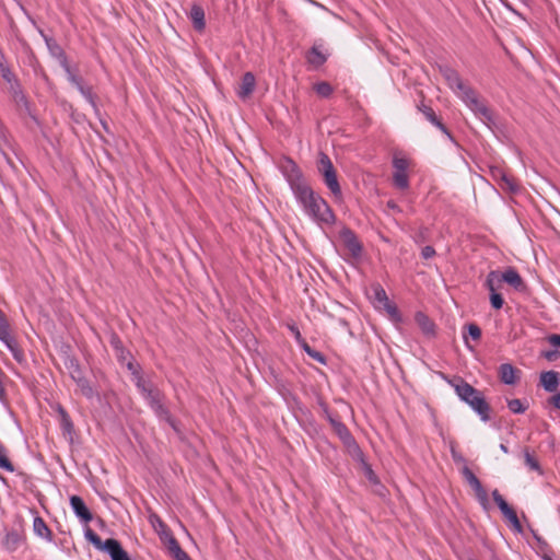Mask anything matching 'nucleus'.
<instances>
[{
	"instance_id": "nucleus-6",
	"label": "nucleus",
	"mask_w": 560,
	"mask_h": 560,
	"mask_svg": "<svg viewBox=\"0 0 560 560\" xmlns=\"http://www.w3.org/2000/svg\"><path fill=\"white\" fill-rule=\"evenodd\" d=\"M317 170L319 174L323 176L324 183L330 190V192L335 197H340L341 187L337 178V172L332 165L330 158L324 152H319L318 154Z\"/></svg>"
},
{
	"instance_id": "nucleus-42",
	"label": "nucleus",
	"mask_w": 560,
	"mask_h": 560,
	"mask_svg": "<svg viewBox=\"0 0 560 560\" xmlns=\"http://www.w3.org/2000/svg\"><path fill=\"white\" fill-rule=\"evenodd\" d=\"M468 335L476 341L480 340L481 338V329L480 327L475 324L470 323L467 325Z\"/></svg>"
},
{
	"instance_id": "nucleus-33",
	"label": "nucleus",
	"mask_w": 560,
	"mask_h": 560,
	"mask_svg": "<svg viewBox=\"0 0 560 560\" xmlns=\"http://www.w3.org/2000/svg\"><path fill=\"white\" fill-rule=\"evenodd\" d=\"M314 91L317 93L318 96L328 98L334 92V88L330 83L326 81H322L318 83H315L313 86Z\"/></svg>"
},
{
	"instance_id": "nucleus-60",
	"label": "nucleus",
	"mask_w": 560,
	"mask_h": 560,
	"mask_svg": "<svg viewBox=\"0 0 560 560\" xmlns=\"http://www.w3.org/2000/svg\"><path fill=\"white\" fill-rule=\"evenodd\" d=\"M183 560H191V559H190V557L188 556V557H186V559H183Z\"/></svg>"
},
{
	"instance_id": "nucleus-13",
	"label": "nucleus",
	"mask_w": 560,
	"mask_h": 560,
	"mask_svg": "<svg viewBox=\"0 0 560 560\" xmlns=\"http://www.w3.org/2000/svg\"><path fill=\"white\" fill-rule=\"evenodd\" d=\"M340 238L345 247L349 250L353 258H358L362 255V244L358 240L355 233L350 229H343L340 232Z\"/></svg>"
},
{
	"instance_id": "nucleus-12",
	"label": "nucleus",
	"mask_w": 560,
	"mask_h": 560,
	"mask_svg": "<svg viewBox=\"0 0 560 560\" xmlns=\"http://www.w3.org/2000/svg\"><path fill=\"white\" fill-rule=\"evenodd\" d=\"M440 72L443 75V78L446 80L448 86L453 90H456L460 95H465L466 90H471L470 86L466 85L463 80L460 79L458 72L447 66L440 67Z\"/></svg>"
},
{
	"instance_id": "nucleus-16",
	"label": "nucleus",
	"mask_w": 560,
	"mask_h": 560,
	"mask_svg": "<svg viewBox=\"0 0 560 560\" xmlns=\"http://www.w3.org/2000/svg\"><path fill=\"white\" fill-rule=\"evenodd\" d=\"M70 505L74 512V514L84 523H89L92 521L93 515L91 511L88 509L86 504L84 503L83 499L79 495H71L70 497Z\"/></svg>"
},
{
	"instance_id": "nucleus-18",
	"label": "nucleus",
	"mask_w": 560,
	"mask_h": 560,
	"mask_svg": "<svg viewBox=\"0 0 560 560\" xmlns=\"http://www.w3.org/2000/svg\"><path fill=\"white\" fill-rule=\"evenodd\" d=\"M501 275L502 281L513 287L516 291L523 292L526 290L524 280L514 268H509Z\"/></svg>"
},
{
	"instance_id": "nucleus-2",
	"label": "nucleus",
	"mask_w": 560,
	"mask_h": 560,
	"mask_svg": "<svg viewBox=\"0 0 560 560\" xmlns=\"http://www.w3.org/2000/svg\"><path fill=\"white\" fill-rule=\"evenodd\" d=\"M135 383L154 413L160 419L166 421L177 432V423L163 404V393L152 382L144 380L137 371H135Z\"/></svg>"
},
{
	"instance_id": "nucleus-30",
	"label": "nucleus",
	"mask_w": 560,
	"mask_h": 560,
	"mask_svg": "<svg viewBox=\"0 0 560 560\" xmlns=\"http://www.w3.org/2000/svg\"><path fill=\"white\" fill-rule=\"evenodd\" d=\"M73 378L75 380L77 385L80 388V392H81V394L83 396H85L86 398H93L94 397L95 392H94L92 385L90 384V382L86 378H84V377L75 378L74 376H73Z\"/></svg>"
},
{
	"instance_id": "nucleus-22",
	"label": "nucleus",
	"mask_w": 560,
	"mask_h": 560,
	"mask_svg": "<svg viewBox=\"0 0 560 560\" xmlns=\"http://www.w3.org/2000/svg\"><path fill=\"white\" fill-rule=\"evenodd\" d=\"M559 373L555 371H547L540 374V383L545 390L552 393L559 386Z\"/></svg>"
},
{
	"instance_id": "nucleus-41",
	"label": "nucleus",
	"mask_w": 560,
	"mask_h": 560,
	"mask_svg": "<svg viewBox=\"0 0 560 560\" xmlns=\"http://www.w3.org/2000/svg\"><path fill=\"white\" fill-rule=\"evenodd\" d=\"M490 303L493 308L500 310L503 306L504 300L500 293L494 291L490 292Z\"/></svg>"
},
{
	"instance_id": "nucleus-14",
	"label": "nucleus",
	"mask_w": 560,
	"mask_h": 560,
	"mask_svg": "<svg viewBox=\"0 0 560 560\" xmlns=\"http://www.w3.org/2000/svg\"><path fill=\"white\" fill-rule=\"evenodd\" d=\"M56 410H57V417H58V421H59L60 428L62 430L63 436L67 440L72 441L73 433H74V425L71 421L70 416L63 409V407H61L60 405H57Z\"/></svg>"
},
{
	"instance_id": "nucleus-51",
	"label": "nucleus",
	"mask_w": 560,
	"mask_h": 560,
	"mask_svg": "<svg viewBox=\"0 0 560 560\" xmlns=\"http://www.w3.org/2000/svg\"><path fill=\"white\" fill-rule=\"evenodd\" d=\"M119 343H120L119 340H113V345L115 346L116 349H118ZM119 350H120V353H119L118 358L121 362H124L126 360V353L122 348H119Z\"/></svg>"
},
{
	"instance_id": "nucleus-21",
	"label": "nucleus",
	"mask_w": 560,
	"mask_h": 560,
	"mask_svg": "<svg viewBox=\"0 0 560 560\" xmlns=\"http://www.w3.org/2000/svg\"><path fill=\"white\" fill-rule=\"evenodd\" d=\"M85 538L98 550L105 551L108 553V547H106L109 544H117L118 540L114 538H108L105 541H102L101 537L90 527H86L85 529Z\"/></svg>"
},
{
	"instance_id": "nucleus-4",
	"label": "nucleus",
	"mask_w": 560,
	"mask_h": 560,
	"mask_svg": "<svg viewBox=\"0 0 560 560\" xmlns=\"http://www.w3.org/2000/svg\"><path fill=\"white\" fill-rule=\"evenodd\" d=\"M460 98L489 129L497 128V116L474 89L466 90L465 95H460Z\"/></svg>"
},
{
	"instance_id": "nucleus-50",
	"label": "nucleus",
	"mask_w": 560,
	"mask_h": 560,
	"mask_svg": "<svg viewBox=\"0 0 560 560\" xmlns=\"http://www.w3.org/2000/svg\"><path fill=\"white\" fill-rule=\"evenodd\" d=\"M502 179L505 182L510 190L515 191L517 189V186L513 183V180L508 178L505 175H503Z\"/></svg>"
},
{
	"instance_id": "nucleus-29",
	"label": "nucleus",
	"mask_w": 560,
	"mask_h": 560,
	"mask_svg": "<svg viewBox=\"0 0 560 560\" xmlns=\"http://www.w3.org/2000/svg\"><path fill=\"white\" fill-rule=\"evenodd\" d=\"M499 271H490L486 279V287L490 292L497 291L500 284L503 282Z\"/></svg>"
},
{
	"instance_id": "nucleus-37",
	"label": "nucleus",
	"mask_w": 560,
	"mask_h": 560,
	"mask_svg": "<svg viewBox=\"0 0 560 560\" xmlns=\"http://www.w3.org/2000/svg\"><path fill=\"white\" fill-rule=\"evenodd\" d=\"M51 530L45 524L42 517L37 516V536L46 538L48 540L51 539Z\"/></svg>"
},
{
	"instance_id": "nucleus-1",
	"label": "nucleus",
	"mask_w": 560,
	"mask_h": 560,
	"mask_svg": "<svg viewBox=\"0 0 560 560\" xmlns=\"http://www.w3.org/2000/svg\"><path fill=\"white\" fill-rule=\"evenodd\" d=\"M304 212L315 222L319 224L330 225L335 222V214L326 200L316 194L307 184L298 187L292 191Z\"/></svg>"
},
{
	"instance_id": "nucleus-31",
	"label": "nucleus",
	"mask_w": 560,
	"mask_h": 560,
	"mask_svg": "<svg viewBox=\"0 0 560 560\" xmlns=\"http://www.w3.org/2000/svg\"><path fill=\"white\" fill-rule=\"evenodd\" d=\"M21 542L22 538L15 532L8 533L3 540L4 547L11 551L15 550L21 545Z\"/></svg>"
},
{
	"instance_id": "nucleus-57",
	"label": "nucleus",
	"mask_w": 560,
	"mask_h": 560,
	"mask_svg": "<svg viewBox=\"0 0 560 560\" xmlns=\"http://www.w3.org/2000/svg\"><path fill=\"white\" fill-rule=\"evenodd\" d=\"M387 207L395 211H400L399 207L397 206V203L394 200L387 201Z\"/></svg>"
},
{
	"instance_id": "nucleus-26",
	"label": "nucleus",
	"mask_w": 560,
	"mask_h": 560,
	"mask_svg": "<svg viewBox=\"0 0 560 560\" xmlns=\"http://www.w3.org/2000/svg\"><path fill=\"white\" fill-rule=\"evenodd\" d=\"M190 19L195 30L202 31L205 28V11L200 5H192L190 10Z\"/></svg>"
},
{
	"instance_id": "nucleus-32",
	"label": "nucleus",
	"mask_w": 560,
	"mask_h": 560,
	"mask_svg": "<svg viewBox=\"0 0 560 560\" xmlns=\"http://www.w3.org/2000/svg\"><path fill=\"white\" fill-rule=\"evenodd\" d=\"M357 462L361 464L363 474L366 477V479L374 485L378 483V478H377L376 474L374 472V470L372 469L371 465L365 460L363 453H362V459L357 460Z\"/></svg>"
},
{
	"instance_id": "nucleus-39",
	"label": "nucleus",
	"mask_w": 560,
	"mask_h": 560,
	"mask_svg": "<svg viewBox=\"0 0 560 560\" xmlns=\"http://www.w3.org/2000/svg\"><path fill=\"white\" fill-rule=\"evenodd\" d=\"M0 468L7 471H13V465L8 458L7 451L2 445H0Z\"/></svg>"
},
{
	"instance_id": "nucleus-56",
	"label": "nucleus",
	"mask_w": 560,
	"mask_h": 560,
	"mask_svg": "<svg viewBox=\"0 0 560 560\" xmlns=\"http://www.w3.org/2000/svg\"><path fill=\"white\" fill-rule=\"evenodd\" d=\"M15 35H16V38L21 42L22 46H23L24 48H26V49H30V47H28V46H27V44L25 43V39H24L23 35H22L19 31H16V34H15Z\"/></svg>"
},
{
	"instance_id": "nucleus-53",
	"label": "nucleus",
	"mask_w": 560,
	"mask_h": 560,
	"mask_svg": "<svg viewBox=\"0 0 560 560\" xmlns=\"http://www.w3.org/2000/svg\"><path fill=\"white\" fill-rule=\"evenodd\" d=\"M320 406H322L323 415H324L325 419L329 422V417H334V416L329 411V408L326 404H320Z\"/></svg>"
},
{
	"instance_id": "nucleus-17",
	"label": "nucleus",
	"mask_w": 560,
	"mask_h": 560,
	"mask_svg": "<svg viewBox=\"0 0 560 560\" xmlns=\"http://www.w3.org/2000/svg\"><path fill=\"white\" fill-rule=\"evenodd\" d=\"M521 371L510 363H502L499 366V378L506 385H514L520 380Z\"/></svg>"
},
{
	"instance_id": "nucleus-11",
	"label": "nucleus",
	"mask_w": 560,
	"mask_h": 560,
	"mask_svg": "<svg viewBox=\"0 0 560 560\" xmlns=\"http://www.w3.org/2000/svg\"><path fill=\"white\" fill-rule=\"evenodd\" d=\"M462 475L465 478V480L467 481V483L475 491V495H476L478 502L480 503V505L483 508V510L487 511L489 509V505H490L489 504V499H488V493L485 490V488L482 487L480 480L471 471V469L469 467H467V466H464L462 468Z\"/></svg>"
},
{
	"instance_id": "nucleus-44",
	"label": "nucleus",
	"mask_w": 560,
	"mask_h": 560,
	"mask_svg": "<svg viewBox=\"0 0 560 560\" xmlns=\"http://www.w3.org/2000/svg\"><path fill=\"white\" fill-rule=\"evenodd\" d=\"M541 355L546 360L552 362V361H556L560 357V352L558 349H550V350L542 351Z\"/></svg>"
},
{
	"instance_id": "nucleus-27",
	"label": "nucleus",
	"mask_w": 560,
	"mask_h": 560,
	"mask_svg": "<svg viewBox=\"0 0 560 560\" xmlns=\"http://www.w3.org/2000/svg\"><path fill=\"white\" fill-rule=\"evenodd\" d=\"M0 339L2 341H4L7 343V346L11 349V351L13 352L14 357L20 361L21 358L19 357V354L15 352L13 346H12V340H11V337H10V334H9V329H8V324H7V320L5 318L3 317L2 313L0 312Z\"/></svg>"
},
{
	"instance_id": "nucleus-8",
	"label": "nucleus",
	"mask_w": 560,
	"mask_h": 560,
	"mask_svg": "<svg viewBox=\"0 0 560 560\" xmlns=\"http://www.w3.org/2000/svg\"><path fill=\"white\" fill-rule=\"evenodd\" d=\"M279 167H280L283 176L285 177L287 182L289 183V186L292 191L298 189V187H302L305 184H307L301 168L290 158H284L280 162Z\"/></svg>"
},
{
	"instance_id": "nucleus-59",
	"label": "nucleus",
	"mask_w": 560,
	"mask_h": 560,
	"mask_svg": "<svg viewBox=\"0 0 560 560\" xmlns=\"http://www.w3.org/2000/svg\"><path fill=\"white\" fill-rule=\"evenodd\" d=\"M40 497H42V495H40V493H38V492H37V494H36V498H37V502H39V503L42 504V500H40Z\"/></svg>"
},
{
	"instance_id": "nucleus-46",
	"label": "nucleus",
	"mask_w": 560,
	"mask_h": 560,
	"mask_svg": "<svg viewBox=\"0 0 560 560\" xmlns=\"http://www.w3.org/2000/svg\"><path fill=\"white\" fill-rule=\"evenodd\" d=\"M150 522L151 524L153 525L154 528H161V529H165L166 528V525L165 523L156 515V514H153L150 516Z\"/></svg>"
},
{
	"instance_id": "nucleus-58",
	"label": "nucleus",
	"mask_w": 560,
	"mask_h": 560,
	"mask_svg": "<svg viewBox=\"0 0 560 560\" xmlns=\"http://www.w3.org/2000/svg\"><path fill=\"white\" fill-rule=\"evenodd\" d=\"M500 450H501L503 453H505V454H508V453H509V448H508V446H506L505 444H503V443H501V444H500Z\"/></svg>"
},
{
	"instance_id": "nucleus-36",
	"label": "nucleus",
	"mask_w": 560,
	"mask_h": 560,
	"mask_svg": "<svg viewBox=\"0 0 560 560\" xmlns=\"http://www.w3.org/2000/svg\"><path fill=\"white\" fill-rule=\"evenodd\" d=\"M372 291L374 294V301L377 302L380 305H383L387 303L388 298L386 294V291L383 289L381 284H374L372 285Z\"/></svg>"
},
{
	"instance_id": "nucleus-19",
	"label": "nucleus",
	"mask_w": 560,
	"mask_h": 560,
	"mask_svg": "<svg viewBox=\"0 0 560 560\" xmlns=\"http://www.w3.org/2000/svg\"><path fill=\"white\" fill-rule=\"evenodd\" d=\"M256 79L252 72H246L242 77L237 95L242 100H246L255 90Z\"/></svg>"
},
{
	"instance_id": "nucleus-54",
	"label": "nucleus",
	"mask_w": 560,
	"mask_h": 560,
	"mask_svg": "<svg viewBox=\"0 0 560 560\" xmlns=\"http://www.w3.org/2000/svg\"><path fill=\"white\" fill-rule=\"evenodd\" d=\"M299 345L301 346V348H302V349H303L307 354H308V353H310V351L313 349V348H312V347H311V346L305 341V339H304V338H303V339H301V340L299 341Z\"/></svg>"
},
{
	"instance_id": "nucleus-48",
	"label": "nucleus",
	"mask_w": 560,
	"mask_h": 560,
	"mask_svg": "<svg viewBox=\"0 0 560 560\" xmlns=\"http://www.w3.org/2000/svg\"><path fill=\"white\" fill-rule=\"evenodd\" d=\"M547 340L551 346H553L556 348H558V347L560 348V335H557V334L549 335L547 337Z\"/></svg>"
},
{
	"instance_id": "nucleus-20",
	"label": "nucleus",
	"mask_w": 560,
	"mask_h": 560,
	"mask_svg": "<svg viewBox=\"0 0 560 560\" xmlns=\"http://www.w3.org/2000/svg\"><path fill=\"white\" fill-rule=\"evenodd\" d=\"M85 538L98 550L105 551L108 553V547H106L109 544H117L118 540L114 538H108L105 541H102L101 537L90 527H86L85 529Z\"/></svg>"
},
{
	"instance_id": "nucleus-25",
	"label": "nucleus",
	"mask_w": 560,
	"mask_h": 560,
	"mask_svg": "<svg viewBox=\"0 0 560 560\" xmlns=\"http://www.w3.org/2000/svg\"><path fill=\"white\" fill-rule=\"evenodd\" d=\"M415 319L425 335L431 336L434 334L435 325L424 313L418 312Z\"/></svg>"
},
{
	"instance_id": "nucleus-45",
	"label": "nucleus",
	"mask_w": 560,
	"mask_h": 560,
	"mask_svg": "<svg viewBox=\"0 0 560 560\" xmlns=\"http://www.w3.org/2000/svg\"><path fill=\"white\" fill-rule=\"evenodd\" d=\"M308 355H310L312 359H314L315 361H317V362H319V363H322V364H326V362H327V361H326V357H325L322 352H319V351H317V350H315V349H312V350L310 351Z\"/></svg>"
},
{
	"instance_id": "nucleus-28",
	"label": "nucleus",
	"mask_w": 560,
	"mask_h": 560,
	"mask_svg": "<svg viewBox=\"0 0 560 560\" xmlns=\"http://www.w3.org/2000/svg\"><path fill=\"white\" fill-rule=\"evenodd\" d=\"M524 462L525 465L530 469L537 471L539 475H542V468L539 464V460L529 452L528 448L524 450Z\"/></svg>"
},
{
	"instance_id": "nucleus-24",
	"label": "nucleus",
	"mask_w": 560,
	"mask_h": 560,
	"mask_svg": "<svg viewBox=\"0 0 560 560\" xmlns=\"http://www.w3.org/2000/svg\"><path fill=\"white\" fill-rule=\"evenodd\" d=\"M306 60L314 68H319L326 62L327 57L317 46H313L306 54Z\"/></svg>"
},
{
	"instance_id": "nucleus-7",
	"label": "nucleus",
	"mask_w": 560,
	"mask_h": 560,
	"mask_svg": "<svg viewBox=\"0 0 560 560\" xmlns=\"http://www.w3.org/2000/svg\"><path fill=\"white\" fill-rule=\"evenodd\" d=\"M0 74L11 85L12 96H13V100H14V102L16 104V107H18L20 114L21 115H28V116L32 117L33 115H32V112H31L30 104L26 101L24 94L21 91H19L18 89H15V86L13 84L12 73H11L10 69L8 68V66H7L4 56H3V54L1 51H0Z\"/></svg>"
},
{
	"instance_id": "nucleus-3",
	"label": "nucleus",
	"mask_w": 560,
	"mask_h": 560,
	"mask_svg": "<svg viewBox=\"0 0 560 560\" xmlns=\"http://www.w3.org/2000/svg\"><path fill=\"white\" fill-rule=\"evenodd\" d=\"M448 383L454 388L460 400L466 402L482 421L487 422L490 420L491 407L480 390L471 386L462 377L451 380Z\"/></svg>"
},
{
	"instance_id": "nucleus-49",
	"label": "nucleus",
	"mask_w": 560,
	"mask_h": 560,
	"mask_svg": "<svg viewBox=\"0 0 560 560\" xmlns=\"http://www.w3.org/2000/svg\"><path fill=\"white\" fill-rule=\"evenodd\" d=\"M549 401L553 407L560 409V393L553 395Z\"/></svg>"
},
{
	"instance_id": "nucleus-10",
	"label": "nucleus",
	"mask_w": 560,
	"mask_h": 560,
	"mask_svg": "<svg viewBox=\"0 0 560 560\" xmlns=\"http://www.w3.org/2000/svg\"><path fill=\"white\" fill-rule=\"evenodd\" d=\"M409 165L410 162L407 158L394 154L393 167L395 171L393 173V184L400 190H406L409 188V177L407 174Z\"/></svg>"
},
{
	"instance_id": "nucleus-9",
	"label": "nucleus",
	"mask_w": 560,
	"mask_h": 560,
	"mask_svg": "<svg viewBox=\"0 0 560 560\" xmlns=\"http://www.w3.org/2000/svg\"><path fill=\"white\" fill-rule=\"evenodd\" d=\"M68 81L78 89L81 95L91 104L95 112H97L96 95L93 93L91 85H88L83 78L79 75L78 71L72 69L69 65L63 68Z\"/></svg>"
},
{
	"instance_id": "nucleus-15",
	"label": "nucleus",
	"mask_w": 560,
	"mask_h": 560,
	"mask_svg": "<svg viewBox=\"0 0 560 560\" xmlns=\"http://www.w3.org/2000/svg\"><path fill=\"white\" fill-rule=\"evenodd\" d=\"M38 32L40 33V35L44 37L45 39V43H46V46H47V49L49 51V54L56 58L57 60H59L60 65L62 68H65L66 66H68V60H67V57H66V54L62 49V47L56 42L55 38L52 37H48L47 35H45L42 31L38 30Z\"/></svg>"
},
{
	"instance_id": "nucleus-43",
	"label": "nucleus",
	"mask_w": 560,
	"mask_h": 560,
	"mask_svg": "<svg viewBox=\"0 0 560 560\" xmlns=\"http://www.w3.org/2000/svg\"><path fill=\"white\" fill-rule=\"evenodd\" d=\"M385 311L389 314L390 317L393 318H399V312H398V308L395 304H393L389 300L387 301V303L383 304L382 305Z\"/></svg>"
},
{
	"instance_id": "nucleus-35",
	"label": "nucleus",
	"mask_w": 560,
	"mask_h": 560,
	"mask_svg": "<svg viewBox=\"0 0 560 560\" xmlns=\"http://www.w3.org/2000/svg\"><path fill=\"white\" fill-rule=\"evenodd\" d=\"M502 514H503V515L505 516V518H506V520L512 524L513 528H514L516 532H518V533H521V532H522V525H521V522H520V520H518V517H517V514H516L515 510H514L512 506H510V508L508 509V511H505V512H504V513H502Z\"/></svg>"
},
{
	"instance_id": "nucleus-5",
	"label": "nucleus",
	"mask_w": 560,
	"mask_h": 560,
	"mask_svg": "<svg viewBox=\"0 0 560 560\" xmlns=\"http://www.w3.org/2000/svg\"><path fill=\"white\" fill-rule=\"evenodd\" d=\"M329 424L331 425L334 432L338 435V438L343 443L348 454L352 457L353 460L362 459V450L354 440L353 435L337 417H329Z\"/></svg>"
},
{
	"instance_id": "nucleus-23",
	"label": "nucleus",
	"mask_w": 560,
	"mask_h": 560,
	"mask_svg": "<svg viewBox=\"0 0 560 560\" xmlns=\"http://www.w3.org/2000/svg\"><path fill=\"white\" fill-rule=\"evenodd\" d=\"M419 109L423 113V115L430 122L435 125L443 133L451 137V133L448 132L446 126L441 121V119L436 116V114L430 106L421 104L419 106Z\"/></svg>"
},
{
	"instance_id": "nucleus-55",
	"label": "nucleus",
	"mask_w": 560,
	"mask_h": 560,
	"mask_svg": "<svg viewBox=\"0 0 560 560\" xmlns=\"http://www.w3.org/2000/svg\"><path fill=\"white\" fill-rule=\"evenodd\" d=\"M126 365H127V369L132 373L133 376H135V371H137L140 374L136 364L131 360H129Z\"/></svg>"
},
{
	"instance_id": "nucleus-40",
	"label": "nucleus",
	"mask_w": 560,
	"mask_h": 560,
	"mask_svg": "<svg viewBox=\"0 0 560 560\" xmlns=\"http://www.w3.org/2000/svg\"><path fill=\"white\" fill-rule=\"evenodd\" d=\"M492 498L502 513L508 511L510 505L508 504V502L504 500V498L500 494V492L497 489L492 491Z\"/></svg>"
},
{
	"instance_id": "nucleus-47",
	"label": "nucleus",
	"mask_w": 560,
	"mask_h": 560,
	"mask_svg": "<svg viewBox=\"0 0 560 560\" xmlns=\"http://www.w3.org/2000/svg\"><path fill=\"white\" fill-rule=\"evenodd\" d=\"M421 256L423 259H430L435 256V249L430 245L424 246L421 250Z\"/></svg>"
},
{
	"instance_id": "nucleus-52",
	"label": "nucleus",
	"mask_w": 560,
	"mask_h": 560,
	"mask_svg": "<svg viewBox=\"0 0 560 560\" xmlns=\"http://www.w3.org/2000/svg\"><path fill=\"white\" fill-rule=\"evenodd\" d=\"M289 328H290V330L293 332V335H294V337H295V339H296V341H298V342H299L301 339H303V337H302V335H301V332H300V330H299V328H298L296 326L292 325V326H290Z\"/></svg>"
},
{
	"instance_id": "nucleus-38",
	"label": "nucleus",
	"mask_w": 560,
	"mask_h": 560,
	"mask_svg": "<svg viewBox=\"0 0 560 560\" xmlns=\"http://www.w3.org/2000/svg\"><path fill=\"white\" fill-rule=\"evenodd\" d=\"M508 408L513 413H524L526 411L527 407H525L520 399L514 398V399H509L508 400Z\"/></svg>"
},
{
	"instance_id": "nucleus-34",
	"label": "nucleus",
	"mask_w": 560,
	"mask_h": 560,
	"mask_svg": "<svg viewBox=\"0 0 560 560\" xmlns=\"http://www.w3.org/2000/svg\"><path fill=\"white\" fill-rule=\"evenodd\" d=\"M168 549L176 560H183L188 557L187 552L182 549L178 541L174 537H171L170 539Z\"/></svg>"
}]
</instances>
